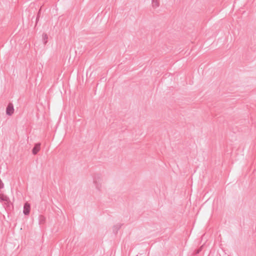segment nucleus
I'll use <instances>...</instances> for the list:
<instances>
[{
  "label": "nucleus",
  "mask_w": 256,
  "mask_h": 256,
  "mask_svg": "<svg viewBox=\"0 0 256 256\" xmlns=\"http://www.w3.org/2000/svg\"><path fill=\"white\" fill-rule=\"evenodd\" d=\"M122 224H118L114 226L112 228L113 232L116 234L118 232L119 229L121 228Z\"/></svg>",
  "instance_id": "obj_6"
},
{
  "label": "nucleus",
  "mask_w": 256,
  "mask_h": 256,
  "mask_svg": "<svg viewBox=\"0 0 256 256\" xmlns=\"http://www.w3.org/2000/svg\"><path fill=\"white\" fill-rule=\"evenodd\" d=\"M160 3L158 0H152V6L154 8H156L159 6Z\"/></svg>",
  "instance_id": "obj_7"
},
{
  "label": "nucleus",
  "mask_w": 256,
  "mask_h": 256,
  "mask_svg": "<svg viewBox=\"0 0 256 256\" xmlns=\"http://www.w3.org/2000/svg\"><path fill=\"white\" fill-rule=\"evenodd\" d=\"M30 205L28 202H26L24 206L23 213L24 215H28L30 212Z\"/></svg>",
  "instance_id": "obj_3"
},
{
  "label": "nucleus",
  "mask_w": 256,
  "mask_h": 256,
  "mask_svg": "<svg viewBox=\"0 0 256 256\" xmlns=\"http://www.w3.org/2000/svg\"><path fill=\"white\" fill-rule=\"evenodd\" d=\"M103 181L102 176L101 174L96 173L93 176V183L95 188L98 191H100L102 188V182Z\"/></svg>",
  "instance_id": "obj_1"
},
{
  "label": "nucleus",
  "mask_w": 256,
  "mask_h": 256,
  "mask_svg": "<svg viewBox=\"0 0 256 256\" xmlns=\"http://www.w3.org/2000/svg\"><path fill=\"white\" fill-rule=\"evenodd\" d=\"M14 112L13 104L9 103L6 108V114L8 116H12Z\"/></svg>",
  "instance_id": "obj_2"
},
{
  "label": "nucleus",
  "mask_w": 256,
  "mask_h": 256,
  "mask_svg": "<svg viewBox=\"0 0 256 256\" xmlns=\"http://www.w3.org/2000/svg\"><path fill=\"white\" fill-rule=\"evenodd\" d=\"M0 200L1 201L5 202V204L8 203L9 202V198L3 194H0Z\"/></svg>",
  "instance_id": "obj_5"
},
{
  "label": "nucleus",
  "mask_w": 256,
  "mask_h": 256,
  "mask_svg": "<svg viewBox=\"0 0 256 256\" xmlns=\"http://www.w3.org/2000/svg\"><path fill=\"white\" fill-rule=\"evenodd\" d=\"M200 250H198L197 253H199V252H200Z\"/></svg>",
  "instance_id": "obj_11"
},
{
  "label": "nucleus",
  "mask_w": 256,
  "mask_h": 256,
  "mask_svg": "<svg viewBox=\"0 0 256 256\" xmlns=\"http://www.w3.org/2000/svg\"><path fill=\"white\" fill-rule=\"evenodd\" d=\"M4 184L2 183V180L0 179V189H2L4 188Z\"/></svg>",
  "instance_id": "obj_9"
},
{
  "label": "nucleus",
  "mask_w": 256,
  "mask_h": 256,
  "mask_svg": "<svg viewBox=\"0 0 256 256\" xmlns=\"http://www.w3.org/2000/svg\"><path fill=\"white\" fill-rule=\"evenodd\" d=\"M42 36H43V38L44 40V44H46L47 42L46 40L48 39V36L46 34H44Z\"/></svg>",
  "instance_id": "obj_8"
},
{
  "label": "nucleus",
  "mask_w": 256,
  "mask_h": 256,
  "mask_svg": "<svg viewBox=\"0 0 256 256\" xmlns=\"http://www.w3.org/2000/svg\"><path fill=\"white\" fill-rule=\"evenodd\" d=\"M40 218H42V220H44V218L43 216H41Z\"/></svg>",
  "instance_id": "obj_10"
},
{
  "label": "nucleus",
  "mask_w": 256,
  "mask_h": 256,
  "mask_svg": "<svg viewBox=\"0 0 256 256\" xmlns=\"http://www.w3.org/2000/svg\"><path fill=\"white\" fill-rule=\"evenodd\" d=\"M40 148V144L37 143L32 148V152L34 154H36L38 152H39Z\"/></svg>",
  "instance_id": "obj_4"
}]
</instances>
